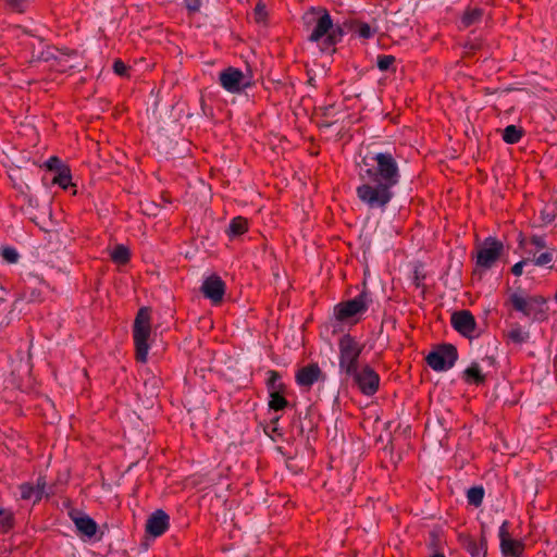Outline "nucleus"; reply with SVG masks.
<instances>
[{"mask_svg":"<svg viewBox=\"0 0 557 557\" xmlns=\"http://www.w3.org/2000/svg\"><path fill=\"white\" fill-rule=\"evenodd\" d=\"M169 527V516L161 509L156 510L147 520L146 531L157 537L163 534Z\"/></svg>","mask_w":557,"mask_h":557,"instance_id":"obj_15","label":"nucleus"},{"mask_svg":"<svg viewBox=\"0 0 557 557\" xmlns=\"http://www.w3.org/2000/svg\"><path fill=\"white\" fill-rule=\"evenodd\" d=\"M454 329L463 336L473 337L475 332L474 317L467 310L458 311L451 315Z\"/></svg>","mask_w":557,"mask_h":557,"instance_id":"obj_12","label":"nucleus"},{"mask_svg":"<svg viewBox=\"0 0 557 557\" xmlns=\"http://www.w3.org/2000/svg\"><path fill=\"white\" fill-rule=\"evenodd\" d=\"M220 85L231 94H239L249 86L247 75L239 69L230 66L219 75Z\"/></svg>","mask_w":557,"mask_h":557,"instance_id":"obj_8","label":"nucleus"},{"mask_svg":"<svg viewBox=\"0 0 557 557\" xmlns=\"http://www.w3.org/2000/svg\"><path fill=\"white\" fill-rule=\"evenodd\" d=\"M457 358V349L453 345H442L428 355L426 362L434 371L443 372L453 368Z\"/></svg>","mask_w":557,"mask_h":557,"instance_id":"obj_7","label":"nucleus"},{"mask_svg":"<svg viewBox=\"0 0 557 557\" xmlns=\"http://www.w3.org/2000/svg\"><path fill=\"white\" fill-rule=\"evenodd\" d=\"M247 228V222L243 218H235L232 220L228 226L230 236H239L245 233Z\"/></svg>","mask_w":557,"mask_h":557,"instance_id":"obj_26","label":"nucleus"},{"mask_svg":"<svg viewBox=\"0 0 557 557\" xmlns=\"http://www.w3.org/2000/svg\"><path fill=\"white\" fill-rule=\"evenodd\" d=\"M321 380H324V374L317 363L302 367L296 373V382L304 388H310L314 383Z\"/></svg>","mask_w":557,"mask_h":557,"instance_id":"obj_13","label":"nucleus"},{"mask_svg":"<svg viewBox=\"0 0 557 557\" xmlns=\"http://www.w3.org/2000/svg\"><path fill=\"white\" fill-rule=\"evenodd\" d=\"M111 257L115 262L124 263L128 260L129 252L125 246L119 245L112 250Z\"/></svg>","mask_w":557,"mask_h":557,"instance_id":"obj_29","label":"nucleus"},{"mask_svg":"<svg viewBox=\"0 0 557 557\" xmlns=\"http://www.w3.org/2000/svg\"><path fill=\"white\" fill-rule=\"evenodd\" d=\"M546 222H550L552 219L548 215H545Z\"/></svg>","mask_w":557,"mask_h":557,"instance_id":"obj_42","label":"nucleus"},{"mask_svg":"<svg viewBox=\"0 0 557 557\" xmlns=\"http://www.w3.org/2000/svg\"><path fill=\"white\" fill-rule=\"evenodd\" d=\"M527 253L529 256H532L531 262L536 267H548L549 269L553 268L550 263L554 261L555 256H557V250L550 249L546 250L539 256L532 250H528Z\"/></svg>","mask_w":557,"mask_h":557,"instance_id":"obj_19","label":"nucleus"},{"mask_svg":"<svg viewBox=\"0 0 557 557\" xmlns=\"http://www.w3.org/2000/svg\"><path fill=\"white\" fill-rule=\"evenodd\" d=\"M484 490L482 486H473L467 492V499L470 505L480 506L483 502Z\"/></svg>","mask_w":557,"mask_h":557,"instance_id":"obj_25","label":"nucleus"},{"mask_svg":"<svg viewBox=\"0 0 557 557\" xmlns=\"http://www.w3.org/2000/svg\"><path fill=\"white\" fill-rule=\"evenodd\" d=\"M201 0H184L185 8L189 13H196L200 10Z\"/></svg>","mask_w":557,"mask_h":557,"instance_id":"obj_34","label":"nucleus"},{"mask_svg":"<svg viewBox=\"0 0 557 557\" xmlns=\"http://www.w3.org/2000/svg\"><path fill=\"white\" fill-rule=\"evenodd\" d=\"M465 376L468 382L480 384L484 381L481 368L476 363H472L465 370Z\"/></svg>","mask_w":557,"mask_h":557,"instance_id":"obj_24","label":"nucleus"},{"mask_svg":"<svg viewBox=\"0 0 557 557\" xmlns=\"http://www.w3.org/2000/svg\"><path fill=\"white\" fill-rule=\"evenodd\" d=\"M201 292L206 298L210 299L213 304H218L225 294V284L220 276L211 274L203 278Z\"/></svg>","mask_w":557,"mask_h":557,"instance_id":"obj_11","label":"nucleus"},{"mask_svg":"<svg viewBox=\"0 0 557 557\" xmlns=\"http://www.w3.org/2000/svg\"><path fill=\"white\" fill-rule=\"evenodd\" d=\"M531 244L536 248V249H544L547 247V244H546V239L544 236H539V235H534L532 236L531 238Z\"/></svg>","mask_w":557,"mask_h":557,"instance_id":"obj_37","label":"nucleus"},{"mask_svg":"<svg viewBox=\"0 0 557 557\" xmlns=\"http://www.w3.org/2000/svg\"><path fill=\"white\" fill-rule=\"evenodd\" d=\"M500 548L504 555L519 557L522 552L521 543L508 537L500 542Z\"/></svg>","mask_w":557,"mask_h":557,"instance_id":"obj_21","label":"nucleus"},{"mask_svg":"<svg viewBox=\"0 0 557 557\" xmlns=\"http://www.w3.org/2000/svg\"><path fill=\"white\" fill-rule=\"evenodd\" d=\"M504 249L503 243L493 238H486L479 247L476 253V264L484 269H490L498 260Z\"/></svg>","mask_w":557,"mask_h":557,"instance_id":"obj_9","label":"nucleus"},{"mask_svg":"<svg viewBox=\"0 0 557 557\" xmlns=\"http://www.w3.org/2000/svg\"><path fill=\"white\" fill-rule=\"evenodd\" d=\"M522 135L523 129L521 127L510 124L503 129L502 137L506 144L513 145L521 139Z\"/></svg>","mask_w":557,"mask_h":557,"instance_id":"obj_20","label":"nucleus"},{"mask_svg":"<svg viewBox=\"0 0 557 557\" xmlns=\"http://www.w3.org/2000/svg\"><path fill=\"white\" fill-rule=\"evenodd\" d=\"M348 375L354 377L355 383L364 395L370 396L377 391L380 377L371 367L358 368L355 373Z\"/></svg>","mask_w":557,"mask_h":557,"instance_id":"obj_10","label":"nucleus"},{"mask_svg":"<svg viewBox=\"0 0 557 557\" xmlns=\"http://www.w3.org/2000/svg\"><path fill=\"white\" fill-rule=\"evenodd\" d=\"M45 481L42 479H39L37 482V485L34 486L30 483H24L20 486L21 492V498L25 500H32L37 502L41 499L44 493H45Z\"/></svg>","mask_w":557,"mask_h":557,"instance_id":"obj_17","label":"nucleus"},{"mask_svg":"<svg viewBox=\"0 0 557 557\" xmlns=\"http://www.w3.org/2000/svg\"><path fill=\"white\" fill-rule=\"evenodd\" d=\"M485 11L479 7H467L458 20V29L467 30L478 26L484 18Z\"/></svg>","mask_w":557,"mask_h":557,"instance_id":"obj_14","label":"nucleus"},{"mask_svg":"<svg viewBox=\"0 0 557 557\" xmlns=\"http://www.w3.org/2000/svg\"><path fill=\"white\" fill-rule=\"evenodd\" d=\"M53 182L66 189L71 184V174L67 170H61L58 175L53 178Z\"/></svg>","mask_w":557,"mask_h":557,"instance_id":"obj_32","label":"nucleus"},{"mask_svg":"<svg viewBox=\"0 0 557 557\" xmlns=\"http://www.w3.org/2000/svg\"><path fill=\"white\" fill-rule=\"evenodd\" d=\"M508 337L511 342L516 344H523L529 338V333L521 326H513L509 333Z\"/></svg>","mask_w":557,"mask_h":557,"instance_id":"obj_27","label":"nucleus"},{"mask_svg":"<svg viewBox=\"0 0 557 557\" xmlns=\"http://www.w3.org/2000/svg\"><path fill=\"white\" fill-rule=\"evenodd\" d=\"M400 177L398 162L391 152L371 153L360 170L362 183L357 187V196L368 210L384 212Z\"/></svg>","mask_w":557,"mask_h":557,"instance_id":"obj_1","label":"nucleus"},{"mask_svg":"<svg viewBox=\"0 0 557 557\" xmlns=\"http://www.w3.org/2000/svg\"><path fill=\"white\" fill-rule=\"evenodd\" d=\"M70 516L77 531L82 535L88 539H91L92 536L96 535L98 525L92 518L82 512H72L70 513Z\"/></svg>","mask_w":557,"mask_h":557,"instance_id":"obj_16","label":"nucleus"},{"mask_svg":"<svg viewBox=\"0 0 557 557\" xmlns=\"http://www.w3.org/2000/svg\"><path fill=\"white\" fill-rule=\"evenodd\" d=\"M510 302L517 311L533 320L542 319L545 313V299L540 296L525 297L521 293H513Z\"/></svg>","mask_w":557,"mask_h":557,"instance_id":"obj_6","label":"nucleus"},{"mask_svg":"<svg viewBox=\"0 0 557 557\" xmlns=\"http://www.w3.org/2000/svg\"><path fill=\"white\" fill-rule=\"evenodd\" d=\"M59 163V159L58 158H50L49 161H48V166L50 169H52L54 165H57Z\"/></svg>","mask_w":557,"mask_h":557,"instance_id":"obj_39","label":"nucleus"},{"mask_svg":"<svg viewBox=\"0 0 557 557\" xmlns=\"http://www.w3.org/2000/svg\"><path fill=\"white\" fill-rule=\"evenodd\" d=\"M0 256L4 261H7L10 264L16 263L20 259L18 251L11 246H5L0 249Z\"/></svg>","mask_w":557,"mask_h":557,"instance_id":"obj_28","label":"nucleus"},{"mask_svg":"<svg viewBox=\"0 0 557 557\" xmlns=\"http://www.w3.org/2000/svg\"><path fill=\"white\" fill-rule=\"evenodd\" d=\"M466 545V548L468 550V553L472 556V557H484L485 555V544H484V541L482 540L481 542H476L472 539H468L465 543Z\"/></svg>","mask_w":557,"mask_h":557,"instance_id":"obj_23","label":"nucleus"},{"mask_svg":"<svg viewBox=\"0 0 557 557\" xmlns=\"http://www.w3.org/2000/svg\"><path fill=\"white\" fill-rule=\"evenodd\" d=\"M395 62V57L391 54H382L377 57L376 65L381 71H388Z\"/></svg>","mask_w":557,"mask_h":557,"instance_id":"obj_31","label":"nucleus"},{"mask_svg":"<svg viewBox=\"0 0 557 557\" xmlns=\"http://www.w3.org/2000/svg\"><path fill=\"white\" fill-rule=\"evenodd\" d=\"M546 222H550L552 219L548 215H545Z\"/></svg>","mask_w":557,"mask_h":557,"instance_id":"obj_41","label":"nucleus"},{"mask_svg":"<svg viewBox=\"0 0 557 557\" xmlns=\"http://www.w3.org/2000/svg\"><path fill=\"white\" fill-rule=\"evenodd\" d=\"M306 24H314V27L310 35L322 36L331 35L330 30L334 27L333 18L329 11L322 7H311L304 16ZM371 26L369 23L361 21L360 18L350 15L346 17L342 24H337L332 35H345L350 33L351 35H371Z\"/></svg>","mask_w":557,"mask_h":557,"instance_id":"obj_2","label":"nucleus"},{"mask_svg":"<svg viewBox=\"0 0 557 557\" xmlns=\"http://www.w3.org/2000/svg\"><path fill=\"white\" fill-rule=\"evenodd\" d=\"M308 44L312 48H319L322 53H332L335 51V45L339 37H308Z\"/></svg>","mask_w":557,"mask_h":557,"instance_id":"obj_18","label":"nucleus"},{"mask_svg":"<svg viewBox=\"0 0 557 557\" xmlns=\"http://www.w3.org/2000/svg\"><path fill=\"white\" fill-rule=\"evenodd\" d=\"M150 311L147 307H143L137 312L133 327V336L136 347V358L140 362L147 361V356L149 351L148 341L150 338Z\"/></svg>","mask_w":557,"mask_h":557,"instance_id":"obj_4","label":"nucleus"},{"mask_svg":"<svg viewBox=\"0 0 557 557\" xmlns=\"http://www.w3.org/2000/svg\"><path fill=\"white\" fill-rule=\"evenodd\" d=\"M114 73L120 76H125L127 74V66L121 60H115L113 64Z\"/></svg>","mask_w":557,"mask_h":557,"instance_id":"obj_36","label":"nucleus"},{"mask_svg":"<svg viewBox=\"0 0 557 557\" xmlns=\"http://www.w3.org/2000/svg\"><path fill=\"white\" fill-rule=\"evenodd\" d=\"M268 16L267 7L262 1H259L253 9V18L256 23H264Z\"/></svg>","mask_w":557,"mask_h":557,"instance_id":"obj_30","label":"nucleus"},{"mask_svg":"<svg viewBox=\"0 0 557 557\" xmlns=\"http://www.w3.org/2000/svg\"><path fill=\"white\" fill-rule=\"evenodd\" d=\"M530 262H531L530 258H525V259L517 262L511 269L512 274L516 276H520L523 272V267Z\"/></svg>","mask_w":557,"mask_h":557,"instance_id":"obj_35","label":"nucleus"},{"mask_svg":"<svg viewBox=\"0 0 557 557\" xmlns=\"http://www.w3.org/2000/svg\"><path fill=\"white\" fill-rule=\"evenodd\" d=\"M4 2L10 10L22 13L25 11L28 0H4Z\"/></svg>","mask_w":557,"mask_h":557,"instance_id":"obj_33","label":"nucleus"},{"mask_svg":"<svg viewBox=\"0 0 557 557\" xmlns=\"http://www.w3.org/2000/svg\"><path fill=\"white\" fill-rule=\"evenodd\" d=\"M339 369L346 374L355 373L359 368L358 359L363 346L352 336L346 334L338 342Z\"/></svg>","mask_w":557,"mask_h":557,"instance_id":"obj_5","label":"nucleus"},{"mask_svg":"<svg viewBox=\"0 0 557 557\" xmlns=\"http://www.w3.org/2000/svg\"><path fill=\"white\" fill-rule=\"evenodd\" d=\"M272 388L273 392L270 394V401L269 406L270 408L274 410H282L287 406L286 399L280 394V392L276 388V377H273L272 382Z\"/></svg>","mask_w":557,"mask_h":557,"instance_id":"obj_22","label":"nucleus"},{"mask_svg":"<svg viewBox=\"0 0 557 557\" xmlns=\"http://www.w3.org/2000/svg\"><path fill=\"white\" fill-rule=\"evenodd\" d=\"M2 513H3V510H2V508L0 507V516H2Z\"/></svg>","mask_w":557,"mask_h":557,"instance_id":"obj_43","label":"nucleus"},{"mask_svg":"<svg viewBox=\"0 0 557 557\" xmlns=\"http://www.w3.org/2000/svg\"><path fill=\"white\" fill-rule=\"evenodd\" d=\"M498 536H499V540L500 542L505 539H508L509 537V533H508V522L507 521H504L502 523V525L499 527V530H498Z\"/></svg>","mask_w":557,"mask_h":557,"instance_id":"obj_38","label":"nucleus"},{"mask_svg":"<svg viewBox=\"0 0 557 557\" xmlns=\"http://www.w3.org/2000/svg\"><path fill=\"white\" fill-rule=\"evenodd\" d=\"M372 301L371 293L363 290L352 299L337 304L334 307L333 314L341 323L355 324L368 311Z\"/></svg>","mask_w":557,"mask_h":557,"instance_id":"obj_3","label":"nucleus"},{"mask_svg":"<svg viewBox=\"0 0 557 557\" xmlns=\"http://www.w3.org/2000/svg\"><path fill=\"white\" fill-rule=\"evenodd\" d=\"M432 557H445L443 554H435Z\"/></svg>","mask_w":557,"mask_h":557,"instance_id":"obj_40","label":"nucleus"}]
</instances>
